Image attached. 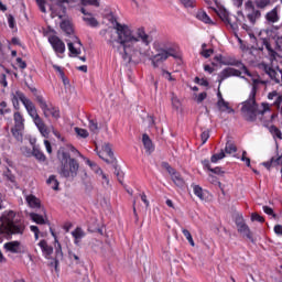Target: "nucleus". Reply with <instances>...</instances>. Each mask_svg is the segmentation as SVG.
<instances>
[{
  "label": "nucleus",
  "mask_w": 282,
  "mask_h": 282,
  "mask_svg": "<svg viewBox=\"0 0 282 282\" xmlns=\"http://www.w3.org/2000/svg\"><path fill=\"white\" fill-rule=\"evenodd\" d=\"M117 39L110 40L109 45L118 52L123 61L131 63L133 58L149 56V45L153 43V37L147 34L144 28L131 29L127 24H115Z\"/></svg>",
  "instance_id": "nucleus-1"
},
{
  "label": "nucleus",
  "mask_w": 282,
  "mask_h": 282,
  "mask_svg": "<svg viewBox=\"0 0 282 282\" xmlns=\"http://www.w3.org/2000/svg\"><path fill=\"white\" fill-rule=\"evenodd\" d=\"M19 101L22 102L28 115L30 116V118H32L35 127H37L41 135H43V138H48L50 129H47V126L45 124L41 116H39V111L36 110V106L34 105V102L30 100V98H28L25 94H23V91L17 90L12 94V104L14 109H19Z\"/></svg>",
  "instance_id": "nucleus-2"
},
{
  "label": "nucleus",
  "mask_w": 282,
  "mask_h": 282,
  "mask_svg": "<svg viewBox=\"0 0 282 282\" xmlns=\"http://www.w3.org/2000/svg\"><path fill=\"white\" fill-rule=\"evenodd\" d=\"M25 232V220L13 210L4 212L1 216L0 243H3V237L10 239L12 235H23Z\"/></svg>",
  "instance_id": "nucleus-3"
},
{
  "label": "nucleus",
  "mask_w": 282,
  "mask_h": 282,
  "mask_svg": "<svg viewBox=\"0 0 282 282\" xmlns=\"http://www.w3.org/2000/svg\"><path fill=\"white\" fill-rule=\"evenodd\" d=\"M57 160L59 162L57 169L59 177H64L65 180H76V177H78L80 163H78V160L72 158L69 152L65 151L64 148L57 151Z\"/></svg>",
  "instance_id": "nucleus-4"
},
{
  "label": "nucleus",
  "mask_w": 282,
  "mask_h": 282,
  "mask_svg": "<svg viewBox=\"0 0 282 282\" xmlns=\"http://www.w3.org/2000/svg\"><path fill=\"white\" fill-rule=\"evenodd\" d=\"M265 111H270V106L265 102H262L260 106L257 104V98L248 97L246 101L242 102L240 113L247 122H254L257 116H263Z\"/></svg>",
  "instance_id": "nucleus-5"
},
{
  "label": "nucleus",
  "mask_w": 282,
  "mask_h": 282,
  "mask_svg": "<svg viewBox=\"0 0 282 282\" xmlns=\"http://www.w3.org/2000/svg\"><path fill=\"white\" fill-rule=\"evenodd\" d=\"M153 50L156 52L151 58L153 67H160V65L165 61H169L171 56L173 58L177 57L175 55V48H173L169 42H154Z\"/></svg>",
  "instance_id": "nucleus-6"
},
{
  "label": "nucleus",
  "mask_w": 282,
  "mask_h": 282,
  "mask_svg": "<svg viewBox=\"0 0 282 282\" xmlns=\"http://www.w3.org/2000/svg\"><path fill=\"white\" fill-rule=\"evenodd\" d=\"M231 65H235L236 67H241L243 74L249 76L251 79V91L249 94V98H257V91H259V85H268V80L261 79V77L258 74H252L250 70H248V67L243 65L241 62L231 63Z\"/></svg>",
  "instance_id": "nucleus-7"
},
{
  "label": "nucleus",
  "mask_w": 282,
  "mask_h": 282,
  "mask_svg": "<svg viewBox=\"0 0 282 282\" xmlns=\"http://www.w3.org/2000/svg\"><path fill=\"white\" fill-rule=\"evenodd\" d=\"M35 100L39 104L40 109L43 111L45 118H50V116H52V118H55V120H58V118H61V110H58V108L54 106L47 105V101H45V98H43V96L37 95L35 97Z\"/></svg>",
  "instance_id": "nucleus-8"
},
{
  "label": "nucleus",
  "mask_w": 282,
  "mask_h": 282,
  "mask_svg": "<svg viewBox=\"0 0 282 282\" xmlns=\"http://www.w3.org/2000/svg\"><path fill=\"white\" fill-rule=\"evenodd\" d=\"M245 12L250 25H254V23L261 19V11L254 8L252 1L245 3Z\"/></svg>",
  "instance_id": "nucleus-9"
},
{
  "label": "nucleus",
  "mask_w": 282,
  "mask_h": 282,
  "mask_svg": "<svg viewBox=\"0 0 282 282\" xmlns=\"http://www.w3.org/2000/svg\"><path fill=\"white\" fill-rule=\"evenodd\" d=\"M262 69L272 83L275 85H282V69L280 67L272 68V66L268 64H262Z\"/></svg>",
  "instance_id": "nucleus-10"
},
{
  "label": "nucleus",
  "mask_w": 282,
  "mask_h": 282,
  "mask_svg": "<svg viewBox=\"0 0 282 282\" xmlns=\"http://www.w3.org/2000/svg\"><path fill=\"white\" fill-rule=\"evenodd\" d=\"M236 226H237L238 232H240V235H243V237H247V239H249V241L254 242V238H252V231H250V227H248V225H246L242 217L236 218Z\"/></svg>",
  "instance_id": "nucleus-11"
},
{
  "label": "nucleus",
  "mask_w": 282,
  "mask_h": 282,
  "mask_svg": "<svg viewBox=\"0 0 282 282\" xmlns=\"http://www.w3.org/2000/svg\"><path fill=\"white\" fill-rule=\"evenodd\" d=\"M66 43L70 56H78L79 54H82L80 47H83V43H80V40L77 36H73V42L66 40Z\"/></svg>",
  "instance_id": "nucleus-12"
},
{
  "label": "nucleus",
  "mask_w": 282,
  "mask_h": 282,
  "mask_svg": "<svg viewBox=\"0 0 282 282\" xmlns=\"http://www.w3.org/2000/svg\"><path fill=\"white\" fill-rule=\"evenodd\" d=\"M51 10V17L52 19H63L65 14H67V7L65 4H57L56 2H53L50 7Z\"/></svg>",
  "instance_id": "nucleus-13"
},
{
  "label": "nucleus",
  "mask_w": 282,
  "mask_h": 282,
  "mask_svg": "<svg viewBox=\"0 0 282 282\" xmlns=\"http://www.w3.org/2000/svg\"><path fill=\"white\" fill-rule=\"evenodd\" d=\"M165 169L167 173L171 175L173 183L182 188L184 186V178H182V175L175 171L169 163H165Z\"/></svg>",
  "instance_id": "nucleus-14"
},
{
  "label": "nucleus",
  "mask_w": 282,
  "mask_h": 282,
  "mask_svg": "<svg viewBox=\"0 0 282 282\" xmlns=\"http://www.w3.org/2000/svg\"><path fill=\"white\" fill-rule=\"evenodd\" d=\"M232 76L241 77V73L239 69L227 67L223 69L218 75V83H224L226 78H230Z\"/></svg>",
  "instance_id": "nucleus-15"
},
{
  "label": "nucleus",
  "mask_w": 282,
  "mask_h": 282,
  "mask_svg": "<svg viewBox=\"0 0 282 282\" xmlns=\"http://www.w3.org/2000/svg\"><path fill=\"white\" fill-rule=\"evenodd\" d=\"M48 43H51L53 50L56 54H65V43L58 39V36L48 37Z\"/></svg>",
  "instance_id": "nucleus-16"
},
{
  "label": "nucleus",
  "mask_w": 282,
  "mask_h": 282,
  "mask_svg": "<svg viewBox=\"0 0 282 282\" xmlns=\"http://www.w3.org/2000/svg\"><path fill=\"white\" fill-rule=\"evenodd\" d=\"M102 151L106 153V155H108L109 159H105V156H102V152L98 153L99 158L107 164H116V158L113 156V151L111 150V145H109V143H106L102 147Z\"/></svg>",
  "instance_id": "nucleus-17"
},
{
  "label": "nucleus",
  "mask_w": 282,
  "mask_h": 282,
  "mask_svg": "<svg viewBox=\"0 0 282 282\" xmlns=\"http://www.w3.org/2000/svg\"><path fill=\"white\" fill-rule=\"evenodd\" d=\"M218 17L224 21V23L230 25L231 30H237V23L232 22V14H230L226 9L220 10L218 12Z\"/></svg>",
  "instance_id": "nucleus-18"
},
{
  "label": "nucleus",
  "mask_w": 282,
  "mask_h": 282,
  "mask_svg": "<svg viewBox=\"0 0 282 282\" xmlns=\"http://www.w3.org/2000/svg\"><path fill=\"white\" fill-rule=\"evenodd\" d=\"M29 217L31 221H34V224H37L39 226H45L46 224L50 226V220L47 219V216H43L36 213H30Z\"/></svg>",
  "instance_id": "nucleus-19"
},
{
  "label": "nucleus",
  "mask_w": 282,
  "mask_h": 282,
  "mask_svg": "<svg viewBox=\"0 0 282 282\" xmlns=\"http://www.w3.org/2000/svg\"><path fill=\"white\" fill-rule=\"evenodd\" d=\"M142 143L145 149L147 155H151L153 151H155V145L153 144V141L149 137V134H143L142 135Z\"/></svg>",
  "instance_id": "nucleus-20"
},
{
  "label": "nucleus",
  "mask_w": 282,
  "mask_h": 282,
  "mask_svg": "<svg viewBox=\"0 0 282 282\" xmlns=\"http://www.w3.org/2000/svg\"><path fill=\"white\" fill-rule=\"evenodd\" d=\"M4 250H8V252H12L13 254H19L21 252V242L20 241H11L7 242L3 246Z\"/></svg>",
  "instance_id": "nucleus-21"
},
{
  "label": "nucleus",
  "mask_w": 282,
  "mask_h": 282,
  "mask_svg": "<svg viewBox=\"0 0 282 282\" xmlns=\"http://www.w3.org/2000/svg\"><path fill=\"white\" fill-rule=\"evenodd\" d=\"M279 19V7L273 8L265 14V20L268 23H278Z\"/></svg>",
  "instance_id": "nucleus-22"
},
{
  "label": "nucleus",
  "mask_w": 282,
  "mask_h": 282,
  "mask_svg": "<svg viewBox=\"0 0 282 282\" xmlns=\"http://www.w3.org/2000/svg\"><path fill=\"white\" fill-rule=\"evenodd\" d=\"M13 120L14 127L17 129H25V119L23 118V115H21V112H14Z\"/></svg>",
  "instance_id": "nucleus-23"
},
{
  "label": "nucleus",
  "mask_w": 282,
  "mask_h": 282,
  "mask_svg": "<svg viewBox=\"0 0 282 282\" xmlns=\"http://www.w3.org/2000/svg\"><path fill=\"white\" fill-rule=\"evenodd\" d=\"M37 246L41 248L42 253L44 257H50L52 252H54V248L52 246L47 245L45 240H41Z\"/></svg>",
  "instance_id": "nucleus-24"
},
{
  "label": "nucleus",
  "mask_w": 282,
  "mask_h": 282,
  "mask_svg": "<svg viewBox=\"0 0 282 282\" xmlns=\"http://www.w3.org/2000/svg\"><path fill=\"white\" fill-rule=\"evenodd\" d=\"M217 107L219 111H227V113H235V109L230 108V104L228 101H225L224 98H220L217 101Z\"/></svg>",
  "instance_id": "nucleus-25"
},
{
  "label": "nucleus",
  "mask_w": 282,
  "mask_h": 282,
  "mask_svg": "<svg viewBox=\"0 0 282 282\" xmlns=\"http://www.w3.org/2000/svg\"><path fill=\"white\" fill-rule=\"evenodd\" d=\"M25 202L30 206V208H40L41 207V200L32 194L25 196Z\"/></svg>",
  "instance_id": "nucleus-26"
},
{
  "label": "nucleus",
  "mask_w": 282,
  "mask_h": 282,
  "mask_svg": "<svg viewBox=\"0 0 282 282\" xmlns=\"http://www.w3.org/2000/svg\"><path fill=\"white\" fill-rule=\"evenodd\" d=\"M32 155L33 158L37 159L39 162H45L47 160L45 153L41 151V148L39 145H33Z\"/></svg>",
  "instance_id": "nucleus-27"
},
{
  "label": "nucleus",
  "mask_w": 282,
  "mask_h": 282,
  "mask_svg": "<svg viewBox=\"0 0 282 282\" xmlns=\"http://www.w3.org/2000/svg\"><path fill=\"white\" fill-rule=\"evenodd\" d=\"M72 236L75 239L74 243L78 246V243H80V239L85 238V231L83 228L77 227L74 231H72Z\"/></svg>",
  "instance_id": "nucleus-28"
},
{
  "label": "nucleus",
  "mask_w": 282,
  "mask_h": 282,
  "mask_svg": "<svg viewBox=\"0 0 282 282\" xmlns=\"http://www.w3.org/2000/svg\"><path fill=\"white\" fill-rule=\"evenodd\" d=\"M196 19H198V21H202L203 23H207V24L213 23V20L210 19V17H208V13H206V11L204 10H199L196 13Z\"/></svg>",
  "instance_id": "nucleus-29"
},
{
  "label": "nucleus",
  "mask_w": 282,
  "mask_h": 282,
  "mask_svg": "<svg viewBox=\"0 0 282 282\" xmlns=\"http://www.w3.org/2000/svg\"><path fill=\"white\" fill-rule=\"evenodd\" d=\"M274 1L276 0H254V4L260 10H265V8H268V6H272Z\"/></svg>",
  "instance_id": "nucleus-30"
},
{
  "label": "nucleus",
  "mask_w": 282,
  "mask_h": 282,
  "mask_svg": "<svg viewBox=\"0 0 282 282\" xmlns=\"http://www.w3.org/2000/svg\"><path fill=\"white\" fill-rule=\"evenodd\" d=\"M61 29L63 30V32H65L68 35L74 34V29L72 28V22L64 20L61 23Z\"/></svg>",
  "instance_id": "nucleus-31"
},
{
  "label": "nucleus",
  "mask_w": 282,
  "mask_h": 282,
  "mask_svg": "<svg viewBox=\"0 0 282 282\" xmlns=\"http://www.w3.org/2000/svg\"><path fill=\"white\" fill-rule=\"evenodd\" d=\"M95 173H96V175H99V177H101L102 186H105V187L109 186V176H107V174H105V172H102V169L99 167Z\"/></svg>",
  "instance_id": "nucleus-32"
},
{
  "label": "nucleus",
  "mask_w": 282,
  "mask_h": 282,
  "mask_svg": "<svg viewBox=\"0 0 282 282\" xmlns=\"http://www.w3.org/2000/svg\"><path fill=\"white\" fill-rule=\"evenodd\" d=\"M269 132L274 138V140H276V138H278V140H282V132L280 131L279 128H276V126H270Z\"/></svg>",
  "instance_id": "nucleus-33"
},
{
  "label": "nucleus",
  "mask_w": 282,
  "mask_h": 282,
  "mask_svg": "<svg viewBox=\"0 0 282 282\" xmlns=\"http://www.w3.org/2000/svg\"><path fill=\"white\" fill-rule=\"evenodd\" d=\"M83 21H85V23H87V25H90V28H98V20H96V18L90 15H86L83 18Z\"/></svg>",
  "instance_id": "nucleus-34"
},
{
  "label": "nucleus",
  "mask_w": 282,
  "mask_h": 282,
  "mask_svg": "<svg viewBox=\"0 0 282 282\" xmlns=\"http://www.w3.org/2000/svg\"><path fill=\"white\" fill-rule=\"evenodd\" d=\"M8 113H12V109L8 107V102L6 100H0V116H6Z\"/></svg>",
  "instance_id": "nucleus-35"
},
{
  "label": "nucleus",
  "mask_w": 282,
  "mask_h": 282,
  "mask_svg": "<svg viewBox=\"0 0 282 282\" xmlns=\"http://www.w3.org/2000/svg\"><path fill=\"white\" fill-rule=\"evenodd\" d=\"M88 128L91 133H98L99 127H98V121L96 119H88Z\"/></svg>",
  "instance_id": "nucleus-36"
},
{
  "label": "nucleus",
  "mask_w": 282,
  "mask_h": 282,
  "mask_svg": "<svg viewBox=\"0 0 282 282\" xmlns=\"http://www.w3.org/2000/svg\"><path fill=\"white\" fill-rule=\"evenodd\" d=\"M225 153L228 155H231V153H237V145L232 143L231 141H227L226 147H225Z\"/></svg>",
  "instance_id": "nucleus-37"
},
{
  "label": "nucleus",
  "mask_w": 282,
  "mask_h": 282,
  "mask_svg": "<svg viewBox=\"0 0 282 282\" xmlns=\"http://www.w3.org/2000/svg\"><path fill=\"white\" fill-rule=\"evenodd\" d=\"M46 184H48L53 191H58V180H56L55 175H51L47 181Z\"/></svg>",
  "instance_id": "nucleus-38"
},
{
  "label": "nucleus",
  "mask_w": 282,
  "mask_h": 282,
  "mask_svg": "<svg viewBox=\"0 0 282 282\" xmlns=\"http://www.w3.org/2000/svg\"><path fill=\"white\" fill-rule=\"evenodd\" d=\"M74 131L76 135H78V138H89V131H87L86 129L76 127L74 128Z\"/></svg>",
  "instance_id": "nucleus-39"
},
{
  "label": "nucleus",
  "mask_w": 282,
  "mask_h": 282,
  "mask_svg": "<svg viewBox=\"0 0 282 282\" xmlns=\"http://www.w3.org/2000/svg\"><path fill=\"white\" fill-rule=\"evenodd\" d=\"M225 158H226V152L221 150L219 153H216L212 156L210 162H213V164H217L218 160H224Z\"/></svg>",
  "instance_id": "nucleus-40"
},
{
  "label": "nucleus",
  "mask_w": 282,
  "mask_h": 282,
  "mask_svg": "<svg viewBox=\"0 0 282 282\" xmlns=\"http://www.w3.org/2000/svg\"><path fill=\"white\" fill-rule=\"evenodd\" d=\"M21 131H23V129H19L17 127L11 129V133L15 140H23V133H21Z\"/></svg>",
  "instance_id": "nucleus-41"
},
{
  "label": "nucleus",
  "mask_w": 282,
  "mask_h": 282,
  "mask_svg": "<svg viewBox=\"0 0 282 282\" xmlns=\"http://www.w3.org/2000/svg\"><path fill=\"white\" fill-rule=\"evenodd\" d=\"M194 195L198 197L199 199H204V189L199 185L193 186Z\"/></svg>",
  "instance_id": "nucleus-42"
},
{
  "label": "nucleus",
  "mask_w": 282,
  "mask_h": 282,
  "mask_svg": "<svg viewBox=\"0 0 282 282\" xmlns=\"http://www.w3.org/2000/svg\"><path fill=\"white\" fill-rule=\"evenodd\" d=\"M50 230H51V235H52V237H54L55 238V241H56V246H55V248H56V254H57V257L59 256V257H63V250L61 249V242H58V240H56V234H54V230L52 229V228H50Z\"/></svg>",
  "instance_id": "nucleus-43"
},
{
  "label": "nucleus",
  "mask_w": 282,
  "mask_h": 282,
  "mask_svg": "<svg viewBox=\"0 0 282 282\" xmlns=\"http://www.w3.org/2000/svg\"><path fill=\"white\" fill-rule=\"evenodd\" d=\"M184 237L187 239L189 246L195 247V241L193 240V236L191 235V231L188 229L182 230Z\"/></svg>",
  "instance_id": "nucleus-44"
},
{
  "label": "nucleus",
  "mask_w": 282,
  "mask_h": 282,
  "mask_svg": "<svg viewBox=\"0 0 282 282\" xmlns=\"http://www.w3.org/2000/svg\"><path fill=\"white\" fill-rule=\"evenodd\" d=\"M82 6H94L95 8H100V0H80Z\"/></svg>",
  "instance_id": "nucleus-45"
},
{
  "label": "nucleus",
  "mask_w": 282,
  "mask_h": 282,
  "mask_svg": "<svg viewBox=\"0 0 282 282\" xmlns=\"http://www.w3.org/2000/svg\"><path fill=\"white\" fill-rule=\"evenodd\" d=\"M4 176L7 177V180H8L9 182H11V184H17V176H14V174H12V171L7 170V171L4 172Z\"/></svg>",
  "instance_id": "nucleus-46"
},
{
  "label": "nucleus",
  "mask_w": 282,
  "mask_h": 282,
  "mask_svg": "<svg viewBox=\"0 0 282 282\" xmlns=\"http://www.w3.org/2000/svg\"><path fill=\"white\" fill-rule=\"evenodd\" d=\"M68 258L70 259V261H75V263H80V256H78V253L74 252V251H68Z\"/></svg>",
  "instance_id": "nucleus-47"
},
{
  "label": "nucleus",
  "mask_w": 282,
  "mask_h": 282,
  "mask_svg": "<svg viewBox=\"0 0 282 282\" xmlns=\"http://www.w3.org/2000/svg\"><path fill=\"white\" fill-rule=\"evenodd\" d=\"M30 230H31V232L34 234V239H35V241H39V237H40V235H41V230L39 229V227H37V226H34V225H31V226H30Z\"/></svg>",
  "instance_id": "nucleus-48"
},
{
  "label": "nucleus",
  "mask_w": 282,
  "mask_h": 282,
  "mask_svg": "<svg viewBox=\"0 0 282 282\" xmlns=\"http://www.w3.org/2000/svg\"><path fill=\"white\" fill-rule=\"evenodd\" d=\"M84 161L86 162V164L88 166H90L91 171H94V173H96L100 167L98 166V164L91 162L89 159L85 158Z\"/></svg>",
  "instance_id": "nucleus-49"
},
{
  "label": "nucleus",
  "mask_w": 282,
  "mask_h": 282,
  "mask_svg": "<svg viewBox=\"0 0 282 282\" xmlns=\"http://www.w3.org/2000/svg\"><path fill=\"white\" fill-rule=\"evenodd\" d=\"M115 175L118 178V182L122 184V180L124 177V173L122 171L118 170V166L115 165Z\"/></svg>",
  "instance_id": "nucleus-50"
},
{
  "label": "nucleus",
  "mask_w": 282,
  "mask_h": 282,
  "mask_svg": "<svg viewBox=\"0 0 282 282\" xmlns=\"http://www.w3.org/2000/svg\"><path fill=\"white\" fill-rule=\"evenodd\" d=\"M215 51L213 48H205L204 51H200V55L204 57V58H210V56H213V53Z\"/></svg>",
  "instance_id": "nucleus-51"
},
{
  "label": "nucleus",
  "mask_w": 282,
  "mask_h": 282,
  "mask_svg": "<svg viewBox=\"0 0 282 282\" xmlns=\"http://www.w3.org/2000/svg\"><path fill=\"white\" fill-rule=\"evenodd\" d=\"M208 138H210V132L208 130H204L200 134L203 144H206V142H208Z\"/></svg>",
  "instance_id": "nucleus-52"
},
{
  "label": "nucleus",
  "mask_w": 282,
  "mask_h": 282,
  "mask_svg": "<svg viewBox=\"0 0 282 282\" xmlns=\"http://www.w3.org/2000/svg\"><path fill=\"white\" fill-rule=\"evenodd\" d=\"M184 8H195V0H180Z\"/></svg>",
  "instance_id": "nucleus-53"
},
{
  "label": "nucleus",
  "mask_w": 282,
  "mask_h": 282,
  "mask_svg": "<svg viewBox=\"0 0 282 282\" xmlns=\"http://www.w3.org/2000/svg\"><path fill=\"white\" fill-rule=\"evenodd\" d=\"M194 83L200 85L202 87H208V80L204 78L200 79L199 77H195Z\"/></svg>",
  "instance_id": "nucleus-54"
},
{
  "label": "nucleus",
  "mask_w": 282,
  "mask_h": 282,
  "mask_svg": "<svg viewBox=\"0 0 282 282\" xmlns=\"http://www.w3.org/2000/svg\"><path fill=\"white\" fill-rule=\"evenodd\" d=\"M279 162H281V158H278L276 160L271 159L270 162H264L262 164H263V166H265V169H270L272 166V164H279Z\"/></svg>",
  "instance_id": "nucleus-55"
},
{
  "label": "nucleus",
  "mask_w": 282,
  "mask_h": 282,
  "mask_svg": "<svg viewBox=\"0 0 282 282\" xmlns=\"http://www.w3.org/2000/svg\"><path fill=\"white\" fill-rule=\"evenodd\" d=\"M35 1L41 12L43 13L47 12V9H45V0H35Z\"/></svg>",
  "instance_id": "nucleus-56"
},
{
  "label": "nucleus",
  "mask_w": 282,
  "mask_h": 282,
  "mask_svg": "<svg viewBox=\"0 0 282 282\" xmlns=\"http://www.w3.org/2000/svg\"><path fill=\"white\" fill-rule=\"evenodd\" d=\"M15 61L20 69H25V67H28V64L25 63V61H23V58L18 57Z\"/></svg>",
  "instance_id": "nucleus-57"
},
{
  "label": "nucleus",
  "mask_w": 282,
  "mask_h": 282,
  "mask_svg": "<svg viewBox=\"0 0 282 282\" xmlns=\"http://www.w3.org/2000/svg\"><path fill=\"white\" fill-rule=\"evenodd\" d=\"M251 220H252V221H259L260 224H263V221H264V219L262 218V216L259 215V214H252V215H251Z\"/></svg>",
  "instance_id": "nucleus-58"
},
{
  "label": "nucleus",
  "mask_w": 282,
  "mask_h": 282,
  "mask_svg": "<svg viewBox=\"0 0 282 282\" xmlns=\"http://www.w3.org/2000/svg\"><path fill=\"white\" fill-rule=\"evenodd\" d=\"M8 23H9V28H11V30H14V25H15L14 15L12 14L8 15Z\"/></svg>",
  "instance_id": "nucleus-59"
},
{
  "label": "nucleus",
  "mask_w": 282,
  "mask_h": 282,
  "mask_svg": "<svg viewBox=\"0 0 282 282\" xmlns=\"http://www.w3.org/2000/svg\"><path fill=\"white\" fill-rule=\"evenodd\" d=\"M263 213H265V215H273L274 217V209H272V207L263 206Z\"/></svg>",
  "instance_id": "nucleus-60"
},
{
  "label": "nucleus",
  "mask_w": 282,
  "mask_h": 282,
  "mask_svg": "<svg viewBox=\"0 0 282 282\" xmlns=\"http://www.w3.org/2000/svg\"><path fill=\"white\" fill-rule=\"evenodd\" d=\"M44 145H45L46 152L52 154V143H50V141L47 140H44Z\"/></svg>",
  "instance_id": "nucleus-61"
},
{
  "label": "nucleus",
  "mask_w": 282,
  "mask_h": 282,
  "mask_svg": "<svg viewBox=\"0 0 282 282\" xmlns=\"http://www.w3.org/2000/svg\"><path fill=\"white\" fill-rule=\"evenodd\" d=\"M208 95L206 93H200L198 96H197V102H204V100H206V97Z\"/></svg>",
  "instance_id": "nucleus-62"
},
{
  "label": "nucleus",
  "mask_w": 282,
  "mask_h": 282,
  "mask_svg": "<svg viewBox=\"0 0 282 282\" xmlns=\"http://www.w3.org/2000/svg\"><path fill=\"white\" fill-rule=\"evenodd\" d=\"M281 102H282V96H281V95H278V96L275 97V101H274L275 107H280V106H281Z\"/></svg>",
  "instance_id": "nucleus-63"
},
{
  "label": "nucleus",
  "mask_w": 282,
  "mask_h": 282,
  "mask_svg": "<svg viewBox=\"0 0 282 282\" xmlns=\"http://www.w3.org/2000/svg\"><path fill=\"white\" fill-rule=\"evenodd\" d=\"M274 232H275V235H282V226L281 225H275L274 226Z\"/></svg>",
  "instance_id": "nucleus-64"
}]
</instances>
